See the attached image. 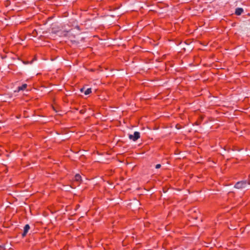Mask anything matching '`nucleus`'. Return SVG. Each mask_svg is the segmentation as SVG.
<instances>
[{"mask_svg":"<svg viewBox=\"0 0 250 250\" xmlns=\"http://www.w3.org/2000/svg\"><path fill=\"white\" fill-rule=\"evenodd\" d=\"M248 185H250V183L247 181H242L238 182L235 185L234 187L238 189H243L247 187Z\"/></svg>","mask_w":250,"mask_h":250,"instance_id":"nucleus-1","label":"nucleus"},{"mask_svg":"<svg viewBox=\"0 0 250 250\" xmlns=\"http://www.w3.org/2000/svg\"><path fill=\"white\" fill-rule=\"evenodd\" d=\"M128 137L130 140H131L133 141H136L137 140H138L140 137V134L139 132L135 131L133 135L129 134L128 135Z\"/></svg>","mask_w":250,"mask_h":250,"instance_id":"nucleus-2","label":"nucleus"},{"mask_svg":"<svg viewBox=\"0 0 250 250\" xmlns=\"http://www.w3.org/2000/svg\"><path fill=\"white\" fill-rule=\"evenodd\" d=\"M30 229V226L29 225H26L25 227H24V231L22 233V236H24L27 234V232L28 231L29 229Z\"/></svg>","mask_w":250,"mask_h":250,"instance_id":"nucleus-3","label":"nucleus"},{"mask_svg":"<svg viewBox=\"0 0 250 250\" xmlns=\"http://www.w3.org/2000/svg\"><path fill=\"white\" fill-rule=\"evenodd\" d=\"M27 87V84H23L21 86H19L18 88V89L17 90H15V92H19L21 90H24Z\"/></svg>","mask_w":250,"mask_h":250,"instance_id":"nucleus-4","label":"nucleus"},{"mask_svg":"<svg viewBox=\"0 0 250 250\" xmlns=\"http://www.w3.org/2000/svg\"><path fill=\"white\" fill-rule=\"evenodd\" d=\"M243 12V9L241 8H237L235 10V14L237 15H240Z\"/></svg>","mask_w":250,"mask_h":250,"instance_id":"nucleus-5","label":"nucleus"},{"mask_svg":"<svg viewBox=\"0 0 250 250\" xmlns=\"http://www.w3.org/2000/svg\"><path fill=\"white\" fill-rule=\"evenodd\" d=\"M81 176L79 174H76L75 176V180L79 182L81 181Z\"/></svg>","mask_w":250,"mask_h":250,"instance_id":"nucleus-6","label":"nucleus"},{"mask_svg":"<svg viewBox=\"0 0 250 250\" xmlns=\"http://www.w3.org/2000/svg\"><path fill=\"white\" fill-rule=\"evenodd\" d=\"M91 93V89L90 88H87L85 91H84V94L85 95H87Z\"/></svg>","mask_w":250,"mask_h":250,"instance_id":"nucleus-7","label":"nucleus"},{"mask_svg":"<svg viewBox=\"0 0 250 250\" xmlns=\"http://www.w3.org/2000/svg\"><path fill=\"white\" fill-rule=\"evenodd\" d=\"M161 167V166L160 164H157V165H156L155 168L158 169V168H160Z\"/></svg>","mask_w":250,"mask_h":250,"instance_id":"nucleus-8","label":"nucleus"},{"mask_svg":"<svg viewBox=\"0 0 250 250\" xmlns=\"http://www.w3.org/2000/svg\"><path fill=\"white\" fill-rule=\"evenodd\" d=\"M83 88H82V89H81V91L82 92H83Z\"/></svg>","mask_w":250,"mask_h":250,"instance_id":"nucleus-9","label":"nucleus"}]
</instances>
